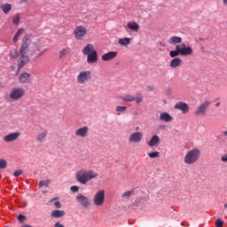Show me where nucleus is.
Instances as JSON below:
<instances>
[{
    "label": "nucleus",
    "mask_w": 227,
    "mask_h": 227,
    "mask_svg": "<svg viewBox=\"0 0 227 227\" xmlns=\"http://www.w3.org/2000/svg\"><path fill=\"white\" fill-rule=\"evenodd\" d=\"M176 51H179L180 56H191L192 54V48L186 46L185 43L176 46Z\"/></svg>",
    "instance_id": "9d476101"
},
{
    "label": "nucleus",
    "mask_w": 227,
    "mask_h": 227,
    "mask_svg": "<svg viewBox=\"0 0 227 227\" xmlns=\"http://www.w3.org/2000/svg\"><path fill=\"white\" fill-rule=\"evenodd\" d=\"M201 151L199 148H193L189 150L184 158V164H196L200 160Z\"/></svg>",
    "instance_id": "7ed1b4c3"
},
{
    "label": "nucleus",
    "mask_w": 227,
    "mask_h": 227,
    "mask_svg": "<svg viewBox=\"0 0 227 227\" xmlns=\"http://www.w3.org/2000/svg\"><path fill=\"white\" fill-rule=\"evenodd\" d=\"M136 104H141L143 102V94L138 93L135 96Z\"/></svg>",
    "instance_id": "72a5a7b5"
},
{
    "label": "nucleus",
    "mask_w": 227,
    "mask_h": 227,
    "mask_svg": "<svg viewBox=\"0 0 227 227\" xmlns=\"http://www.w3.org/2000/svg\"><path fill=\"white\" fill-rule=\"evenodd\" d=\"M104 201H106V191L99 190L93 197V203L95 207H102V205H104Z\"/></svg>",
    "instance_id": "6e6552de"
},
{
    "label": "nucleus",
    "mask_w": 227,
    "mask_h": 227,
    "mask_svg": "<svg viewBox=\"0 0 227 227\" xmlns=\"http://www.w3.org/2000/svg\"><path fill=\"white\" fill-rule=\"evenodd\" d=\"M126 31H133V33H138L139 32V24L136 21H129L128 22L127 26L125 27Z\"/></svg>",
    "instance_id": "2eb2a0df"
},
{
    "label": "nucleus",
    "mask_w": 227,
    "mask_h": 227,
    "mask_svg": "<svg viewBox=\"0 0 227 227\" xmlns=\"http://www.w3.org/2000/svg\"><path fill=\"white\" fill-rule=\"evenodd\" d=\"M35 49L34 52L35 54L37 53V58H42V55L47 52L48 49L43 47H47V39L45 38H40L36 43H33Z\"/></svg>",
    "instance_id": "20e7f679"
},
{
    "label": "nucleus",
    "mask_w": 227,
    "mask_h": 227,
    "mask_svg": "<svg viewBox=\"0 0 227 227\" xmlns=\"http://www.w3.org/2000/svg\"><path fill=\"white\" fill-rule=\"evenodd\" d=\"M18 221H19V223H25V222H26V215H20L18 216Z\"/></svg>",
    "instance_id": "a19ab883"
},
{
    "label": "nucleus",
    "mask_w": 227,
    "mask_h": 227,
    "mask_svg": "<svg viewBox=\"0 0 227 227\" xmlns=\"http://www.w3.org/2000/svg\"><path fill=\"white\" fill-rule=\"evenodd\" d=\"M65 215V211L63 210H53L51 211V217L59 218Z\"/></svg>",
    "instance_id": "c756f323"
},
{
    "label": "nucleus",
    "mask_w": 227,
    "mask_h": 227,
    "mask_svg": "<svg viewBox=\"0 0 227 227\" xmlns=\"http://www.w3.org/2000/svg\"><path fill=\"white\" fill-rule=\"evenodd\" d=\"M168 43L170 45H176V43H182V37L172 36L168 39Z\"/></svg>",
    "instance_id": "bb28decb"
},
{
    "label": "nucleus",
    "mask_w": 227,
    "mask_h": 227,
    "mask_svg": "<svg viewBox=\"0 0 227 227\" xmlns=\"http://www.w3.org/2000/svg\"><path fill=\"white\" fill-rule=\"evenodd\" d=\"M74 35L76 40H84L88 35V28L82 25L77 26L74 30Z\"/></svg>",
    "instance_id": "0eeeda50"
},
{
    "label": "nucleus",
    "mask_w": 227,
    "mask_h": 227,
    "mask_svg": "<svg viewBox=\"0 0 227 227\" xmlns=\"http://www.w3.org/2000/svg\"><path fill=\"white\" fill-rule=\"evenodd\" d=\"M8 166V163L4 160H0V169H4Z\"/></svg>",
    "instance_id": "ea45409f"
},
{
    "label": "nucleus",
    "mask_w": 227,
    "mask_h": 227,
    "mask_svg": "<svg viewBox=\"0 0 227 227\" xmlns=\"http://www.w3.org/2000/svg\"><path fill=\"white\" fill-rule=\"evenodd\" d=\"M29 0H21V3H27Z\"/></svg>",
    "instance_id": "3c124183"
},
{
    "label": "nucleus",
    "mask_w": 227,
    "mask_h": 227,
    "mask_svg": "<svg viewBox=\"0 0 227 227\" xmlns=\"http://www.w3.org/2000/svg\"><path fill=\"white\" fill-rule=\"evenodd\" d=\"M54 206L56 207V208H61V202L55 201Z\"/></svg>",
    "instance_id": "a18cd8bd"
},
{
    "label": "nucleus",
    "mask_w": 227,
    "mask_h": 227,
    "mask_svg": "<svg viewBox=\"0 0 227 227\" xmlns=\"http://www.w3.org/2000/svg\"><path fill=\"white\" fill-rule=\"evenodd\" d=\"M29 45H31V38L28 35H25L22 39V44L19 51V59L20 61V67H24L27 63H29Z\"/></svg>",
    "instance_id": "f257e3e1"
},
{
    "label": "nucleus",
    "mask_w": 227,
    "mask_h": 227,
    "mask_svg": "<svg viewBox=\"0 0 227 227\" xmlns=\"http://www.w3.org/2000/svg\"><path fill=\"white\" fill-rule=\"evenodd\" d=\"M26 95V90L22 87L13 88L10 92V99L11 100H20Z\"/></svg>",
    "instance_id": "423d86ee"
},
{
    "label": "nucleus",
    "mask_w": 227,
    "mask_h": 227,
    "mask_svg": "<svg viewBox=\"0 0 227 227\" xmlns=\"http://www.w3.org/2000/svg\"><path fill=\"white\" fill-rule=\"evenodd\" d=\"M97 51H95V46H93V44L89 43L87 44L82 51V54L84 56H88L89 54H91V52H96Z\"/></svg>",
    "instance_id": "412c9836"
},
{
    "label": "nucleus",
    "mask_w": 227,
    "mask_h": 227,
    "mask_svg": "<svg viewBox=\"0 0 227 227\" xmlns=\"http://www.w3.org/2000/svg\"><path fill=\"white\" fill-rule=\"evenodd\" d=\"M122 102H134L136 101V97L130 95V94H126L124 96L121 97Z\"/></svg>",
    "instance_id": "cd10ccee"
},
{
    "label": "nucleus",
    "mask_w": 227,
    "mask_h": 227,
    "mask_svg": "<svg viewBox=\"0 0 227 227\" xmlns=\"http://www.w3.org/2000/svg\"><path fill=\"white\" fill-rule=\"evenodd\" d=\"M10 57L12 58V59H15V58L19 59V52H17V50H12L10 51Z\"/></svg>",
    "instance_id": "e433bc0d"
},
{
    "label": "nucleus",
    "mask_w": 227,
    "mask_h": 227,
    "mask_svg": "<svg viewBox=\"0 0 227 227\" xmlns=\"http://www.w3.org/2000/svg\"><path fill=\"white\" fill-rule=\"evenodd\" d=\"M223 224H224V223H223V221L221 219H217L215 221V226L216 227H223Z\"/></svg>",
    "instance_id": "79ce46f5"
},
{
    "label": "nucleus",
    "mask_w": 227,
    "mask_h": 227,
    "mask_svg": "<svg viewBox=\"0 0 227 227\" xmlns=\"http://www.w3.org/2000/svg\"><path fill=\"white\" fill-rule=\"evenodd\" d=\"M20 23V15L15 14V16L12 19V24L13 26H19Z\"/></svg>",
    "instance_id": "2f4dec72"
},
{
    "label": "nucleus",
    "mask_w": 227,
    "mask_h": 227,
    "mask_svg": "<svg viewBox=\"0 0 227 227\" xmlns=\"http://www.w3.org/2000/svg\"><path fill=\"white\" fill-rule=\"evenodd\" d=\"M147 155L150 159H157V158L160 157V153L152 152V153H148Z\"/></svg>",
    "instance_id": "473e14b6"
},
{
    "label": "nucleus",
    "mask_w": 227,
    "mask_h": 227,
    "mask_svg": "<svg viewBox=\"0 0 227 227\" xmlns=\"http://www.w3.org/2000/svg\"><path fill=\"white\" fill-rule=\"evenodd\" d=\"M49 184H51L50 180L40 181L39 187H49Z\"/></svg>",
    "instance_id": "4c0bfd02"
},
{
    "label": "nucleus",
    "mask_w": 227,
    "mask_h": 227,
    "mask_svg": "<svg viewBox=\"0 0 227 227\" xmlns=\"http://www.w3.org/2000/svg\"><path fill=\"white\" fill-rule=\"evenodd\" d=\"M169 56L170 58H177L176 56H180V51L176 50V51H170L169 52Z\"/></svg>",
    "instance_id": "f704fd0d"
},
{
    "label": "nucleus",
    "mask_w": 227,
    "mask_h": 227,
    "mask_svg": "<svg viewBox=\"0 0 227 227\" xmlns=\"http://www.w3.org/2000/svg\"><path fill=\"white\" fill-rule=\"evenodd\" d=\"M132 191H128V192H125L123 194H122V198H124L125 200H129L130 198V196H132Z\"/></svg>",
    "instance_id": "58836bf2"
},
{
    "label": "nucleus",
    "mask_w": 227,
    "mask_h": 227,
    "mask_svg": "<svg viewBox=\"0 0 227 227\" xmlns=\"http://www.w3.org/2000/svg\"><path fill=\"white\" fill-rule=\"evenodd\" d=\"M118 56V51H109L107 53H105L101 56L102 61H111L112 59H114Z\"/></svg>",
    "instance_id": "dca6fc26"
},
{
    "label": "nucleus",
    "mask_w": 227,
    "mask_h": 227,
    "mask_svg": "<svg viewBox=\"0 0 227 227\" xmlns=\"http://www.w3.org/2000/svg\"><path fill=\"white\" fill-rule=\"evenodd\" d=\"M91 71L90 70H82L80 71L78 75L76 76V81L78 84H88L91 81Z\"/></svg>",
    "instance_id": "39448f33"
},
{
    "label": "nucleus",
    "mask_w": 227,
    "mask_h": 227,
    "mask_svg": "<svg viewBox=\"0 0 227 227\" xmlns=\"http://www.w3.org/2000/svg\"><path fill=\"white\" fill-rule=\"evenodd\" d=\"M20 175H22V169H18L13 173L14 176H20Z\"/></svg>",
    "instance_id": "37998d69"
},
{
    "label": "nucleus",
    "mask_w": 227,
    "mask_h": 227,
    "mask_svg": "<svg viewBox=\"0 0 227 227\" xmlns=\"http://www.w3.org/2000/svg\"><path fill=\"white\" fill-rule=\"evenodd\" d=\"M175 109H178L179 111L182 112L183 114H187V113H189V105H187V103H184V102H177L175 105Z\"/></svg>",
    "instance_id": "4468645a"
},
{
    "label": "nucleus",
    "mask_w": 227,
    "mask_h": 227,
    "mask_svg": "<svg viewBox=\"0 0 227 227\" xmlns=\"http://www.w3.org/2000/svg\"><path fill=\"white\" fill-rule=\"evenodd\" d=\"M211 104L212 103L210 101H204L203 103L199 105L194 112L195 116H205Z\"/></svg>",
    "instance_id": "1a4fd4ad"
},
{
    "label": "nucleus",
    "mask_w": 227,
    "mask_h": 227,
    "mask_svg": "<svg viewBox=\"0 0 227 227\" xmlns=\"http://www.w3.org/2000/svg\"><path fill=\"white\" fill-rule=\"evenodd\" d=\"M129 141L130 143H141V141H143V132H133L129 137Z\"/></svg>",
    "instance_id": "f8f14e48"
},
{
    "label": "nucleus",
    "mask_w": 227,
    "mask_h": 227,
    "mask_svg": "<svg viewBox=\"0 0 227 227\" xmlns=\"http://www.w3.org/2000/svg\"><path fill=\"white\" fill-rule=\"evenodd\" d=\"M47 130H43L40 133H38L37 137H36V142L37 143H43V139H45L47 137Z\"/></svg>",
    "instance_id": "393cba45"
},
{
    "label": "nucleus",
    "mask_w": 227,
    "mask_h": 227,
    "mask_svg": "<svg viewBox=\"0 0 227 227\" xmlns=\"http://www.w3.org/2000/svg\"><path fill=\"white\" fill-rule=\"evenodd\" d=\"M170 68H178V67H182V59L176 57L170 61L169 65Z\"/></svg>",
    "instance_id": "4be33fe9"
},
{
    "label": "nucleus",
    "mask_w": 227,
    "mask_h": 227,
    "mask_svg": "<svg viewBox=\"0 0 227 227\" xmlns=\"http://www.w3.org/2000/svg\"><path fill=\"white\" fill-rule=\"evenodd\" d=\"M160 144V138L157 135H153L150 139V141L147 143L150 148H153V146H157Z\"/></svg>",
    "instance_id": "aec40b11"
},
{
    "label": "nucleus",
    "mask_w": 227,
    "mask_h": 227,
    "mask_svg": "<svg viewBox=\"0 0 227 227\" xmlns=\"http://www.w3.org/2000/svg\"><path fill=\"white\" fill-rule=\"evenodd\" d=\"M71 192H79V186H71Z\"/></svg>",
    "instance_id": "c03bdc74"
},
{
    "label": "nucleus",
    "mask_w": 227,
    "mask_h": 227,
    "mask_svg": "<svg viewBox=\"0 0 227 227\" xmlns=\"http://www.w3.org/2000/svg\"><path fill=\"white\" fill-rule=\"evenodd\" d=\"M3 88H4V85L3 84V82H0V90H3Z\"/></svg>",
    "instance_id": "09e8293b"
},
{
    "label": "nucleus",
    "mask_w": 227,
    "mask_h": 227,
    "mask_svg": "<svg viewBox=\"0 0 227 227\" xmlns=\"http://www.w3.org/2000/svg\"><path fill=\"white\" fill-rule=\"evenodd\" d=\"M75 178L79 184L86 185L90 181L98 178V173L93 169L82 168L76 173Z\"/></svg>",
    "instance_id": "f03ea898"
},
{
    "label": "nucleus",
    "mask_w": 227,
    "mask_h": 227,
    "mask_svg": "<svg viewBox=\"0 0 227 227\" xmlns=\"http://www.w3.org/2000/svg\"><path fill=\"white\" fill-rule=\"evenodd\" d=\"M160 121H165L168 123L173 121V117L169 114L164 112L160 114Z\"/></svg>",
    "instance_id": "5701e85b"
},
{
    "label": "nucleus",
    "mask_w": 227,
    "mask_h": 227,
    "mask_svg": "<svg viewBox=\"0 0 227 227\" xmlns=\"http://www.w3.org/2000/svg\"><path fill=\"white\" fill-rule=\"evenodd\" d=\"M19 82L20 84H27V82H31V74L23 73L20 75Z\"/></svg>",
    "instance_id": "a211bd4d"
},
{
    "label": "nucleus",
    "mask_w": 227,
    "mask_h": 227,
    "mask_svg": "<svg viewBox=\"0 0 227 227\" xmlns=\"http://www.w3.org/2000/svg\"><path fill=\"white\" fill-rule=\"evenodd\" d=\"M130 42H132L130 37H122L118 40L119 45H121L122 47H129Z\"/></svg>",
    "instance_id": "b1692460"
},
{
    "label": "nucleus",
    "mask_w": 227,
    "mask_h": 227,
    "mask_svg": "<svg viewBox=\"0 0 227 227\" xmlns=\"http://www.w3.org/2000/svg\"><path fill=\"white\" fill-rule=\"evenodd\" d=\"M115 111L116 113H125L127 111V106H117Z\"/></svg>",
    "instance_id": "c9c22d12"
},
{
    "label": "nucleus",
    "mask_w": 227,
    "mask_h": 227,
    "mask_svg": "<svg viewBox=\"0 0 227 227\" xmlns=\"http://www.w3.org/2000/svg\"><path fill=\"white\" fill-rule=\"evenodd\" d=\"M2 12L5 14H8L9 12H12V4H3L0 5Z\"/></svg>",
    "instance_id": "c85d7f7f"
},
{
    "label": "nucleus",
    "mask_w": 227,
    "mask_h": 227,
    "mask_svg": "<svg viewBox=\"0 0 227 227\" xmlns=\"http://www.w3.org/2000/svg\"><path fill=\"white\" fill-rule=\"evenodd\" d=\"M223 207H224V208H227V203H225V204L223 205Z\"/></svg>",
    "instance_id": "603ef678"
},
{
    "label": "nucleus",
    "mask_w": 227,
    "mask_h": 227,
    "mask_svg": "<svg viewBox=\"0 0 227 227\" xmlns=\"http://www.w3.org/2000/svg\"><path fill=\"white\" fill-rule=\"evenodd\" d=\"M24 31H26L24 28H19L17 30V32L15 33V35L12 38V42L14 43H17L19 42V38H20V36H22V34L24 33Z\"/></svg>",
    "instance_id": "a878e982"
},
{
    "label": "nucleus",
    "mask_w": 227,
    "mask_h": 227,
    "mask_svg": "<svg viewBox=\"0 0 227 227\" xmlns=\"http://www.w3.org/2000/svg\"><path fill=\"white\" fill-rule=\"evenodd\" d=\"M67 54H70V48H64L60 50L59 53V59H62V58H65Z\"/></svg>",
    "instance_id": "7c9ffc66"
},
{
    "label": "nucleus",
    "mask_w": 227,
    "mask_h": 227,
    "mask_svg": "<svg viewBox=\"0 0 227 227\" xmlns=\"http://www.w3.org/2000/svg\"><path fill=\"white\" fill-rule=\"evenodd\" d=\"M89 134H90V128L88 126L78 128L74 133L76 137H82V138L88 137Z\"/></svg>",
    "instance_id": "9b49d317"
},
{
    "label": "nucleus",
    "mask_w": 227,
    "mask_h": 227,
    "mask_svg": "<svg viewBox=\"0 0 227 227\" xmlns=\"http://www.w3.org/2000/svg\"><path fill=\"white\" fill-rule=\"evenodd\" d=\"M219 106H221V102H217V103L215 104V107H219Z\"/></svg>",
    "instance_id": "8fccbe9b"
},
{
    "label": "nucleus",
    "mask_w": 227,
    "mask_h": 227,
    "mask_svg": "<svg viewBox=\"0 0 227 227\" xmlns=\"http://www.w3.org/2000/svg\"><path fill=\"white\" fill-rule=\"evenodd\" d=\"M223 4L224 6H227V0H223Z\"/></svg>",
    "instance_id": "de8ad7c7"
},
{
    "label": "nucleus",
    "mask_w": 227,
    "mask_h": 227,
    "mask_svg": "<svg viewBox=\"0 0 227 227\" xmlns=\"http://www.w3.org/2000/svg\"><path fill=\"white\" fill-rule=\"evenodd\" d=\"M76 201H78V203H80V205L84 208H88V207H90V199L82 194H79L76 197Z\"/></svg>",
    "instance_id": "ddd939ff"
},
{
    "label": "nucleus",
    "mask_w": 227,
    "mask_h": 227,
    "mask_svg": "<svg viewBox=\"0 0 227 227\" xmlns=\"http://www.w3.org/2000/svg\"><path fill=\"white\" fill-rule=\"evenodd\" d=\"M98 61V54L97 53V51H92L91 53H89V55H87V63H89V65L97 63Z\"/></svg>",
    "instance_id": "f3484780"
},
{
    "label": "nucleus",
    "mask_w": 227,
    "mask_h": 227,
    "mask_svg": "<svg viewBox=\"0 0 227 227\" xmlns=\"http://www.w3.org/2000/svg\"><path fill=\"white\" fill-rule=\"evenodd\" d=\"M54 227H65V225H63V224H61V223H56L54 224Z\"/></svg>",
    "instance_id": "49530a36"
},
{
    "label": "nucleus",
    "mask_w": 227,
    "mask_h": 227,
    "mask_svg": "<svg viewBox=\"0 0 227 227\" xmlns=\"http://www.w3.org/2000/svg\"><path fill=\"white\" fill-rule=\"evenodd\" d=\"M20 136V134H19L17 132L10 133L9 135H7L4 137V141L5 143H12V141H16V139H18Z\"/></svg>",
    "instance_id": "6ab92c4d"
}]
</instances>
